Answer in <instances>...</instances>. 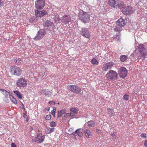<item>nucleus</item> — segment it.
Instances as JSON below:
<instances>
[{"mask_svg": "<svg viewBox=\"0 0 147 147\" xmlns=\"http://www.w3.org/2000/svg\"><path fill=\"white\" fill-rule=\"evenodd\" d=\"M118 75V73L115 71L110 70L106 75L107 80L114 81L117 79Z\"/></svg>", "mask_w": 147, "mask_h": 147, "instance_id": "1", "label": "nucleus"}, {"mask_svg": "<svg viewBox=\"0 0 147 147\" xmlns=\"http://www.w3.org/2000/svg\"><path fill=\"white\" fill-rule=\"evenodd\" d=\"M43 26L45 29L48 31L53 30L55 27L53 22H51L50 20H47L44 21L43 23Z\"/></svg>", "mask_w": 147, "mask_h": 147, "instance_id": "2", "label": "nucleus"}, {"mask_svg": "<svg viewBox=\"0 0 147 147\" xmlns=\"http://www.w3.org/2000/svg\"><path fill=\"white\" fill-rule=\"evenodd\" d=\"M78 17L79 19L84 23L88 22L90 20L89 16L87 13L84 11L80 13Z\"/></svg>", "mask_w": 147, "mask_h": 147, "instance_id": "3", "label": "nucleus"}, {"mask_svg": "<svg viewBox=\"0 0 147 147\" xmlns=\"http://www.w3.org/2000/svg\"><path fill=\"white\" fill-rule=\"evenodd\" d=\"M10 72L11 74L16 76H20L22 73V71L19 67L16 66H11L9 69Z\"/></svg>", "mask_w": 147, "mask_h": 147, "instance_id": "4", "label": "nucleus"}, {"mask_svg": "<svg viewBox=\"0 0 147 147\" xmlns=\"http://www.w3.org/2000/svg\"><path fill=\"white\" fill-rule=\"evenodd\" d=\"M35 7L37 10L42 9L45 5V0H37L35 3Z\"/></svg>", "mask_w": 147, "mask_h": 147, "instance_id": "5", "label": "nucleus"}, {"mask_svg": "<svg viewBox=\"0 0 147 147\" xmlns=\"http://www.w3.org/2000/svg\"><path fill=\"white\" fill-rule=\"evenodd\" d=\"M46 33V31L44 29H40L37 32V35L34 38V40H37L42 39L45 35Z\"/></svg>", "mask_w": 147, "mask_h": 147, "instance_id": "6", "label": "nucleus"}, {"mask_svg": "<svg viewBox=\"0 0 147 147\" xmlns=\"http://www.w3.org/2000/svg\"><path fill=\"white\" fill-rule=\"evenodd\" d=\"M67 88L69 90L77 94L80 93L81 91V88H80L75 85H69L67 86Z\"/></svg>", "mask_w": 147, "mask_h": 147, "instance_id": "7", "label": "nucleus"}, {"mask_svg": "<svg viewBox=\"0 0 147 147\" xmlns=\"http://www.w3.org/2000/svg\"><path fill=\"white\" fill-rule=\"evenodd\" d=\"M118 72L120 78H124L127 74V71L126 69L123 67L119 68L118 69Z\"/></svg>", "mask_w": 147, "mask_h": 147, "instance_id": "8", "label": "nucleus"}, {"mask_svg": "<svg viewBox=\"0 0 147 147\" xmlns=\"http://www.w3.org/2000/svg\"><path fill=\"white\" fill-rule=\"evenodd\" d=\"M80 32V34L84 37L88 38H90V34L88 29L85 28H83Z\"/></svg>", "mask_w": 147, "mask_h": 147, "instance_id": "9", "label": "nucleus"}, {"mask_svg": "<svg viewBox=\"0 0 147 147\" xmlns=\"http://www.w3.org/2000/svg\"><path fill=\"white\" fill-rule=\"evenodd\" d=\"M17 84L18 86L22 87L26 86L27 84V83L25 79L21 78L18 80Z\"/></svg>", "mask_w": 147, "mask_h": 147, "instance_id": "10", "label": "nucleus"}, {"mask_svg": "<svg viewBox=\"0 0 147 147\" xmlns=\"http://www.w3.org/2000/svg\"><path fill=\"white\" fill-rule=\"evenodd\" d=\"M36 16L38 17H42L45 15L47 14V11L45 10L38 11V10H35Z\"/></svg>", "mask_w": 147, "mask_h": 147, "instance_id": "11", "label": "nucleus"}, {"mask_svg": "<svg viewBox=\"0 0 147 147\" xmlns=\"http://www.w3.org/2000/svg\"><path fill=\"white\" fill-rule=\"evenodd\" d=\"M136 56L138 59L144 60L145 58L147 57V53L146 52H138L136 54Z\"/></svg>", "mask_w": 147, "mask_h": 147, "instance_id": "12", "label": "nucleus"}, {"mask_svg": "<svg viewBox=\"0 0 147 147\" xmlns=\"http://www.w3.org/2000/svg\"><path fill=\"white\" fill-rule=\"evenodd\" d=\"M122 12L124 14H131L133 11L132 10L131 7L128 6L127 7H125L122 10Z\"/></svg>", "mask_w": 147, "mask_h": 147, "instance_id": "13", "label": "nucleus"}, {"mask_svg": "<svg viewBox=\"0 0 147 147\" xmlns=\"http://www.w3.org/2000/svg\"><path fill=\"white\" fill-rule=\"evenodd\" d=\"M117 25L120 27H123L124 26L126 22L125 20L122 18H120L116 22Z\"/></svg>", "mask_w": 147, "mask_h": 147, "instance_id": "14", "label": "nucleus"}, {"mask_svg": "<svg viewBox=\"0 0 147 147\" xmlns=\"http://www.w3.org/2000/svg\"><path fill=\"white\" fill-rule=\"evenodd\" d=\"M61 22L65 24H67L69 22H70L71 20V19L69 16L65 15L63 16L61 19H60Z\"/></svg>", "mask_w": 147, "mask_h": 147, "instance_id": "15", "label": "nucleus"}, {"mask_svg": "<svg viewBox=\"0 0 147 147\" xmlns=\"http://www.w3.org/2000/svg\"><path fill=\"white\" fill-rule=\"evenodd\" d=\"M85 136L88 138H91L92 137V132L88 129L84 130Z\"/></svg>", "mask_w": 147, "mask_h": 147, "instance_id": "16", "label": "nucleus"}, {"mask_svg": "<svg viewBox=\"0 0 147 147\" xmlns=\"http://www.w3.org/2000/svg\"><path fill=\"white\" fill-rule=\"evenodd\" d=\"M139 51V52L143 53V52H146L144 51L145 50V48L143 47V45H139L136 47V51L137 50Z\"/></svg>", "mask_w": 147, "mask_h": 147, "instance_id": "17", "label": "nucleus"}, {"mask_svg": "<svg viewBox=\"0 0 147 147\" xmlns=\"http://www.w3.org/2000/svg\"><path fill=\"white\" fill-rule=\"evenodd\" d=\"M1 91L3 92L2 93L6 98L9 97V98L10 96L11 95V93L9 92H7L5 90L1 89Z\"/></svg>", "mask_w": 147, "mask_h": 147, "instance_id": "18", "label": "nucleus"}, {"mask_svg": "<svg viewBox=\"0 0 147 147\" xmlns=\"http://www.w3.org/2000/svg\"><path fill=\"white\" fill-rule=\"evenodd\" d=\"M116 3L115 0H109V5L111 7L116 8Z\"/></svg>", "mask_w": 147, "mask_h": 147, "instance_id": "19", "label": "nucleus"}, {"mask_svg": "<svg viewBox=\"0 0 147 147\" xmlns=\"http://www.w3.org/2000/svg\"><path fill=\"white\" fill-rule=\"evenodd\" d=\"M44 138V137L40 136V135L38 134L36 137V140L37 139V141H38L39 143H41L43 141Z\"/></svg>", "mask_w": 147, "mask_h": 147, "instance_id": "20", "label": "nucleus"}, {"mask_svg": "<svg viewBox=\"0 0 147 147\" xmlns=\"http://www.w3.org/2000/svg\"><path fill=\"white\" fill-rule=\"evenodd\" d=\"M125 5L124 4L123 2H121L119 3L116 4V8L118 7L119 9H121L125 8Z\"/></svg>", "mask_w": 147, "mask_h": 147, "instance_id": "21", "label": "nucleus"}, {"mask_svg": "<svg viewBox=\"0 0 147 147\" xmlns=\"http://www.w3.org/2000/svg\"><path fill=\"white\" fill-rule=\"evenodd\" d=\"M14 93L16 94V95L20 99L22 98V94L18 90H14L13 91Z\"/></svg>", "mask_w": 147, "mask_h": 147, "instance_id": "22", "label": "nucleus"}, {"mask_svg": "<svg viewBox=\"0 0 147 147\" xmlns=\"http://www.w3.org/2000/svg\"><path fill=\"white\" fill-rule=\"evenodd\" d=\"M66 112L65 109H62L60 111H58L57 117L59 118L61 117L63 114L65 113Z\"/></svg>", "mask_w": 147, "mask_h": 147, "instance_id": "23", "label": "nucleus"}, {"mask_svg": "<svg viewBox=\"0 0 147 147\" xmlns=\"http://www.w3.org/2000/svg\"><path fill=\"white\" fill-rule=\"evenodd\" d=\"M107 111L108 113L111 116H114L115 115V112L114 110L113 109H110V108H108L107 109Z\"/></svg>", "mask_w": 147, "mask_h": 147, "instance_id": "24", "label": "nucleus"}, {"mask_svg": "<svg viewBox=\"0 0 147 147\" xmlns=\"http://www.w3.org/2000/svg\"><path fill=\"white\" fill-rule=\"evenodd\" d=\"M87 123L88 125V127H93L94 126L95 122L93 121H88Z\"/></svg>", "mask_w": 147, "mask_h": 147, "instance_id": "25", "label": "nucleus"}, {"mask_svg": "<svg viewBox=\"0 0 147 147\" xmlns=\"http://www.w3.org/2000/svg\"><path fill=\"white\" fill-rule=\"evenodd\" d=\"M38 17L36 16L32 17L29 20V22L33 23H35L38 20Z\"/></svg>", "mask_w": 147, "mask_h": 147, "instance_id": "26", "label": "nucleus"}, {"mask_svg": "<svg viewBox=\"0 0 147 147\" xmlns=\"http://www.w3.org/2000/svg\"><path fill=\"white\" fill-rule=\"evenodd\" d=\"M44 94L46 96L49 97L51 96L52 94V92L47 90H45L44 91Z\"/></svg>", "mask_w": 147, "mask_h": 147, "instance_id": "27", "label": "nucleus"}, {"mask_svg": "<svg viewBox=\"0 0 147 147\" xmlns=\"http://www.w3.org/2000/svg\"><path fill=\"white\" fill-rule=\"evenodd\" d=\"M78 109L75 107H72L70 108V111L71 112H72L76 114H77L78 111Z\"/></svg>", "mask_w": 147, "mask_h": 147, "instance_id": "28", "label": "nucleus"}, {"mask_svg": "<svg viewBox=\"0 0 147 147\" xmlns=\"http://www.w3.org/2000/svg\"><path fill=\"white\" fill-rule=\"evenodd\" d=\"M10 100H11L12 102H13L14 104H16L17 103V101L16 99L14 98L12 95L10 96L9 97Z\"/></svg>", "mask_w": 147, "mask_h": 147, "instance_id": "29", "label": "nucleus"}, {"mask_svg": "<svg viewBox=\"0 0 147 147\" xmlns=\"http://www.w3.org/2000/svg\"><path fill=\"white\" fill-rule=\"evenodd\" d=\"M127 57L126 55H122L120 57V60L121 61L123 62L126 60Z\"/></svg>", "mask_w": 147, "mask_h": 147, "instance_id": "30", "label": "nucleus"}, {"mask_svg": "<svg viewBox=\"0 0 147 147\" xmlns=\"http://www.w3.org/2000/svg\"><path fill=\"white\" fill-rule=\"evenodd\" d=\"M106 63L110 69H111L114 65V63L112 61L107 63Z\"/></svg>", "mask_w": 147, "mask_h": 147, "instance_id": "31", "label": "nucleus"}, {"mask_svg": "<svg viewBox=\"0 0 147 147\" xmlns=\"http://www.w3.org/2000/svg\"><path fill=\"white\" fill-rule=\"evenodd\" d=\"M108 69H109V68L108 67V66L106 63L103 65V66L102 67V70L104 71H107Z\"/></svg>", "mask_w": 147, "mask_h": 147, "instance_id": "32", "label": "nucleus"}, {"mask_svg": "<svg viewBox=\"0 0 147 147\" xmlns=\"http://www.w3.org/2000/svg\"><path fill=\"white\" fill-rule=\"evenodd\" d=\"M47 129L48 130V134H50L53 132L55 129V128H48Z\"/></svg>", "mask_w": 147, "mask_h": 147, "instance_id": "33", "label": "nucleus"}, {"mask_svg": "<svg viewBox=\"0 0 147 147\" xmlns=\"http://www.w3.org/2000/svg\"><path fill=\"white\" fill-rule=\"evenodd\" d=\"M121 27H116L114 29V31L116 32H120L121 30Z\"/></svg>", "mask_w": 147, "mask_h": 147, "instance_id": "34", "label": "nucleus"}, {"mask_svg": "<svg viewBox=\"0 0 147 147\" xmlns=\"http://www.w3.org/2000/svg\"><path fill=\"white\" fill-rule=\"evenodd\" d=\"M91 63L93 64H97L98 63V62L96 59L94 58L92 59L91 61Z\"/></svg>", "mask_w": 147, "mask_h": 147, "instance_id": "35", "label": "nucleus"}, {"mask_svg": "<svg viewBox=\"0 0 147 147\" xmlns=\"http://www.w3.org/2000/svg\"><path fill=\"white\" fill-rule=\"evenodd\" d=\"M81 129H77L74 132H73L71 134H72L75 136V134L76 133L77 134L79 133Z\"/></svg>", "mask_w": 147, "mask_h": 147, "instance_id": "36", "label": "nucleus"}, {"mask_svg": "<svg viewBox=\"0 0 147 147\" xmlns=\"http://www.w3.org/2000/svg\"><path fill=\"white\" fill-rule=\"evenodd\" d=\"M50 125L51 127H54L56 126L55 123L53 121L50 122Z\"/></svg>", "mask_w": 147, "mask_h": 147, "instance_id": "37", "label": "nucleus"}, {"mask_svg": "<svg viewBox=\"0 0 147 147\" xmlns=\"http://www.w3.org/2000/svg\"><path fill=\"white\" fill-rule=\"evenodd\" d=\"M73 115L72 113H67L65 114V117H66L68 116H72Z\"/></svg>", "mask_w": 147, "mask_h": 147, "instance_id": "38", "label": "nucleus"}, {"mask_svg": "<svg viewBox=\"0 0 147 147\" xmlns=\"http://www.w3.org/2000/svg\"><path fill=\"white\" fill-rule=\"evenodd\" d=\"M53 109L51 111V113L52 114H55V113L56 109V108L55 107H53Z\"/></svg>", "mask_w": 147, "mask_h": 147, "instance_id": "39", "label": "nucleus"}, {"mask_svg": "<svg viewBox=\"0 0 147 147\" xmlns=\"http://www.w3.org/2000/svg\"><path fill=\"white\" fill-rule=\"evenodd\" d=\"M46 119L47 120H49L51 119V116L50 115H47L45 117Z\"/></svg>", "mask_w": 147, "mask_h": 147, "instance_id": "40", "label": "nucleus"}, {"mask_svg": "<svg viewBox=\"0 0 147 147\" xmlns=\"http://www.w3.org/2000/svg\"><path fill=\"white\" fill-rule=\"evenodd\" d=\"M124 100H127L129 99V96L128 95H125L123 97Z\"/></svg>", "mask_w": 147, "mask_h": 147, "instance_id": "41", "label": "nucleus"}, {"mask_svg": "<svg viewBox=\"0 0 147 147\" xmlns=\"http://www.w3.org/2000/svg\"><path fill=\"white\" fill-rule=\"evenodd\" d=\"M114 38L115 39V40L117 39V40H119L120 38V37L119 36H118L117 35V36Z\"/></svg>", "mask_w": 147, "mask_h": 147, "instance_id": "42", "label": "nucleus"}, {"mask_svg": "<svg viewBox=\"0 0 147 147\" xmlns=\"http://www.w3.org/2000/svg\"><path fill=\"white\" fill-rule=\"evenodd\" d=\"M77 134L78 135V136L80 137H81L82 135V133L81 131H80L79 133Z\"/></svg>", "mask_w": 147, "mask_h": 147, "instance_id": "43", "label": "nucleus"}, {"mask_svg": "<svg viewBox=\"0 0 147 147\" xmlns=\"http://www.w3.org/2000/svg\"><path fill=\"white\" fill-rule=\"evenodd\" d=\"M11 147H16V146L14 143H12L11 144Z\"/></svg>", "mask_w": 147, "mask_h": 147, "instance_id": "44", "label": "nucleus"}, {"mask_svg": "<svg viewBox=\"0 0 147 147\" xmlns=\"http://www.w3.org/2000/svg\"><path fill=\"white\" fill-rule=\"evenodd\" d=\"M141 136L142 137H144V138H146V134H141Z\"/></svg>", "mask_w": 147, "mask_h": 147, "instance_id": "45", "label": "nucleus"}, {"mask_svg": "<svg viewBox=\"0 0 147 147\" xmlns=\"http://www.w3.org/2000/svg\"><path fill=\"white\" fill-rule=\"evenodd\" d=\"M144 145L146 147H147V140H146L145 141Z\"/></svg>", "mask_w": 147, "mask_h": 147, "instance_id": "46", "label": "nucleus"}, {"mask_svg": "<svg viewBox=\"0 0 147 147\" xmlns=\"http://www.w3.org/2000/svg\"><path fill=\"white\" fill-rule=\"evenodd\" d=\"M37 139L36 140V138L35 139H33L32 140V142H37Z\"/></svg>", "mask_w": 147, "mask_h": 147, "instance_id": "47", "label": "nucleus"}, {"mask_svg": "<svg viewBox=\"0 0 147 147\" xmlns=\"http://www.w3.org/2000/svg\"><path fill=\"white\" fill-rule=\"evenodd\" d=\"M66 117H65V115H64V117H63L62 118V120H65V118H66Z\"/></svg>", "mask_w": 147, "mask_h": 147, "instance_id": "48", "label": "nucleus"}, {"mask_svg": "<svg viewBox=\"0 0 147 147\" xmlns=\"http://www.w3.org/2000/svg\"><path fill=\"white\" fill-rule=\"evenodd\" d=\"M26 116H27V115H26V113H24L23 117L24 118H25L26 117Z\"/></svg>", "mask_w": 147, "mask_h": 147, "instance_id": "49", "label": "nucleus"}, {"mask_svg": "<svg viewBox=\"0 0 147 147\" xmlns=\"http://www.w3.org/2000/svg\"><path fill=\"white\" fill-rule=\"evenodd\" d=\"M53 101H51L49 102V104H50V105H51L53 103Z\"/></svg>", "mask_w": 147, "mask_h": 147, "instance_id": "50", "label": "nucleus"}, {"mask_svg": "<svg viewBox=\"0 0 147 147\" xmlns=\"http://www.w3.org/2000/svg\"><path fill=\"white\" fill-rule=\"evenodd\" d=\"M0 5L3 6V2H0Z\"/></svg>", "mask_w": 147, "mask_h": 147, "instance_id": "51", "label": "nucleus"}, {"mask_svg": "<svg viewBox=\"0 0 147 147\" xmlns=\"http://www.w3.org/2000/svg\"><path fill=\"white\" fill-rule=\"evenodd\" d=\"M22 108L23 109H24V106L23 104H22Z\"/></svg>", "mask_w": 147, "mask_h": 147, "instance_id": "52", "label": "nucleus"}, {"mask_svg": "<svg viewBox=\"0 0 147 147\" xmlns=\"http://www.w3.org/2000/svg\"><path fill=\"white\" fill-rule=\"evenodd\" d=\"M96 131L97 132H98V133H99V131L100 132V130H99V129H97L96 130Z\"/></svg>", "mask_w": 147, "mask_h": 147, "instance_id": "53", "label": "nucleus"}, {"mask_svg": "<svg viewBox=\"0 0 147 147\" xmlns=\"http://www.w3.org/2000/svg\"><path fill=\"white\" fill-rule=\"evenodd\" d=\"M49 109H50V107H48V109H47V110L48 111H49Z\"/></svg>", "mask_w": 147, "mask_h": 147, "instance_id": "54", "label": "nucleus"}, {"mask_svg": "<svg viewBox=\"0 0 147 147\" xmlns=\"http://www.w3.org/2000/svg\"><path fill=\"white\" fill-rule=\"evenodd\" d=\"M52 115H53V117H55V114H52Z\"/></svg>", "mask_w": 147, "mask_h": 147, "instance_id": "55", "label": "nucleus"}, {"mask_svg": "<svg viewBox=\"0 0 147 147\" xmlns=\"http://www.w3.org/2000/svg\"><path fill=\"white\" fill-rule=\"evenodd\" d=\"M26 121H27V122L28 121V118H27V119H26Z\"/></svg>", "mask_w": 147, "mask_h": 147, "instance_id": "56", "label": "nucleus"}, {"mask_svg": "<svg viewBox=\"0 0 147 147\" xmlns=\"http://www.w3.org/2000/svg\"><path fill=\"white\" fill-rule=\"evenodd\" d=\"M47 109H46V108H45V109H44V111H46V110H47Z\"/></svg>", "mask_w": 147, "mask_h": 147, "instance_id": "57", "label": "nucleus"}, {"mask_svg": "<svg viewBox=\"0 0 147 147\" xmlns=\"http://www.w3.org/2000/svg\"><path fill=\"white\" fill-rule=\"evenodd\" d=\"M22 104H23L22 103V102H21V105L22 106Z\"/></svg>", "mask_w": 147, "mask_h": 147, "instance_id": "58", "label": "nucleus"}, {"mask_svg": "<svg viewBox=\"0 0 147 147\" xmlns=\"http://www.w3.org/2000/svg\"><path fill=\"white\" fill-rule=\"evenodd\" d=\"M1 0H0V2H1Z\"/></svg>", "mask_w": 147, "mask_h": 147, "instance_id": "59", "label": "nucleus"}]
</instances>
